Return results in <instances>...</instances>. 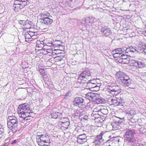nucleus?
<instances>
[{
	"label": "nucleus",
	"instance_id": "50",
	"mask_svg": "<svg viewBox=\"0 0 146 146\" xmlns=\"http://www.w3.org/2000/svg\"><path fill=\"white\" fill-rule=\"evenodd\" d=\"M41 135H38L36 137V139H41Z\"/></svg>",
	"mask_w": 146,
	"mask_h": 146
},
{
	"label": "nucleus",
	"instance_id": "29",
	"mask_svg": "<svg viewBox=\"0 0 146 146\" xmlns=\"http://www.w3.org/2000/svg\"><path fill=\"white\" fill-rule=\"evenodd\" d=\"M129 120L130 122H129L128 127L130 129L135 127V125L134 124L135 122L133 121V120H132V121H131V119H129Z\"/></svg>",
	"mask_w": 146,
	"mask_h": 146
},
{
	"label": "nucleus",
	"instance_id": "3",
	"mask_svg": "<svg viewBox=\"0 0 146 146\" xmlns=\"http://www.w3.org/2000/svg\"><path fill=\"white\" fill-rule=\"evenodd\" d=\"M135 134V133L133 130L129 129H126L125 136L128 145H134L137 142L134 138Z\"/></svg>",
	"mask_w": 146,
	"mask_h": 146
},
{
	"label": "nucleus",
	"instance_id": "13",
	"mask_svg": "<svg viewBox=\"0 0 146 146\" xmlns=\"http://www.w3.org/2000/svg\"><path fill=\"white\" fill-rule=\"evenodd\" d=\"M116 76L118 79V81L119 83L120 81L121 82L124 79H123L125 78V76H128L122 72H117L116 74Z\"/></svg>",
	"mask_w": 146,
	"mask_h": 146
},
{
	"label": "nucleus",
	"instance_id": "59",
	"mask_svg": "<svg viewBox=\"0 0 146 146\" xmlns=\"http://www.w3.org/2000/svg\"><path fill=\"white\" fill-rule=\"evenodd\" d=\"M111 137V136L110 135V136H109V138H110Z\"/></svg>",
	"mask_w": 146,
	"mask_h": 146
},
{
	"label": "nucleus",
	"instance_id": "56",
	"mask_svg": "<svg viewBox=\"0 0 146 146\" xmlns=\"http://www.w3.org/2000/svg\"><path fill=\"white\" fill-rule=\"evenodd\" d=\"M8 144L7 143H6L4 144L3 146H8Z\"/></svg>",
	"mask_w": 146,
	"mask_h": 146
},
{
	"label": "nucleus",
	"instance_id": "58",
	"mask_svg": "<svg viewBox=\"0 0 146 146\" xmlns=\"http://www.w3.org/2000/svg\"><path fill=\"white\" fill-rule=\"evenodd\" d=\"M116 52L115 53H120V52Z\"/></svg>",
	"mask_w": 146,
	"mask_h": 146
},
{
	"label": "nucleus",
	"instance_id": "22",
	"mask_svg": "<svg viewBox=\"0 0 146 146\" xmlns=\"http://www.w3.org/2000/svg\"><path fill=\"white\" fill-rule=\"evenodd\" d=\"M70 125V122H65V123H62L61 124L62 128V129L65 130L68 128L69 126Z\"/></svg>",
	"mask_w": 146,
	"mask_h": 146
},
{
	"label": "nucleus",
	"instance_id": "12",
	"mask_svg": "<svg viewBox=\"0 0 146 146\" xmlns=\"http://www.w3.org/2000/svg\"><path fill=\"white\" fill-rule=\"evenodd\" d=\"M87 136L85 134L79 135L77 137V141L78 143L82 144L87 141Z\"/></svg>",
	"mask_w": 146,
	"mask_h": 146
},
{
	"label": "nucleus",
	"instance_id": "47",
	"mask_svg": "<svg viewBox=\"0 0 146 146\" xmlns=\"http://www.w3.org/2000/svg\"><path fill=\"white\" fill-rule=\"evenodd\" d=\"M47 135L46 134H42V135H41V139H42H42H44V138L45 137H46V136Z\"/></svg>",
	"mask_w": 146,
	"mask_h": 146
},
{
	"label": "nucleus",
	"instance_id": "33",
	"mask_svg": "<svg viewBox=\"0 0 146 146\" xmlns=\"http://www.w3.org/2000/svg\"><path fill=\"white\" fill-rule=\"evenodd\" d=\"M111 101L112 104L116 106L119 105L120 104V102H118L117 100L112 99Z\"/></svg>",
	"mask_w": 146,
	"mask_h": 146
},
{
	"label": "nucleus",
	"instance_id": "21",
	"mask_svg": "<svg viewBox=\"0 0 146 146\" xmlns=\"http://www.w3.org/2000/svg\"><path fill=\"white\" fill-rule=\"evenodd\" d=\"M96 98L94 100V102H96L97 104H102L103 103L104 100L102 98H100L99 95L97 94Z\"/></svg>",
	"mask_w": 146,
	"mask_h": 146
},
{
	"label": "nucleus",
	"instance_id": "37",
	"mask_svg": "<svg viewBox=\"0 0 146 146\" xmlns=\"http://www.w3.org/2000/svg\"><path fill=\"white\" fill-rule=\"evenodd\" d=\"M115 51L118 52H121V53H123L125 51V49L124 48H118L115 49Z\"/></svg>",
	"mask_w": 146,
	"mask_h": 146
},
{
	"label": "nucleus",
	"instance_id": "54",
	"mask_svg": "<svg viewBox=\"0 0 146 146\" xmlns=\"http://www.w3.org/2000/svg\"><path fill=\"white\" fill-rule=\"evenodd\" d=\"M33 22L31 21H29V27H30V26L31 25H32L33 24Z\"/></svg>",
	"mask_w": 146,
	"mask_h": 146
},
{
	"label": "nucleus",
	"instance_id": "30",
	"mask_svg": "<svg viewBox=\"0 0 146 146\" xmlns=\"http://www.w3.org/2000/svg\"><path fill=\"white\" fill-rule=\"evenodd\" d=\"M60 122H61V124L62 123H65V122H69V119L67 117H62V116H61V118H60Z\"/></svg>",
	"mask_w": 146,
	"mask_h": 146
},
{
	"label": "nucleus",
	"instance_id": "31",
	"mask_svg": "<svg viewBox=\"0 0 146 146\" xmlns=\"http://www.w3.org/2000/svg\"><path fill=\"white\" fill-rule=\"evenodd\" d=\"M101 107L100 106H98L96 107L94 109L93 112H94V113L97 112L98 113H99V112L100 111L101 109Z\"/></svg>",
	"mask_w": 146,
	"mask_h": 146
},
{
	"label": "nucleus",
	"instance_id": "57",
	"mask_svg": "<svg viewBox=\"0 0 146 146\" xmlns=\"http://www.w3.org/2000/svg\"><path fill=\"white\" fill-rule=\"evenodd\" d=\"M75 115L76 116H78V113H75Z\"/></svg>",
	"mask_w": 146,
	"mask_h": 146
},
{
	"label": "nucleus",
	"instance_id": "32",
	"mask_svg": "<svg viewBox=\"0 0 146 146\" xmlns=\"http://www.w3.org/2000/svg\"><path fill=\"white\" fill-rule=\"evenodd\" d=\"M129 60L130 59L129 58H127L124 59L123 60H122L121 61V59H119L118 62H119L123 63L125 64H127L129 62Z\"/></svg>",
	"mask_w": 146,
	"mask_h": 146
},
{
	"label": "nucleus",
	"instance_id": "53",
	"mask_svg": "<svg viewBox=\"0 0 146 146\" xmlns=\"http://www.w3.org/2000/svg\"><path fill=\"white\" fill-rule=\"evenodd\" d=\"M33 22L31 21H29V27H30V26L31 25H32L33 24Z\"/></svg>",
	"mask_w": 146,
	"mask_h": 146
},
{
	"label": "nucleus",
	"instance_id": "49",
	"mask_svg": "<svg viewBox=\"0 0 146 146\" xmlns=\"http://www.w3.org/2000/svg\"><path fill=\"white\" fill-rule=\"evenodd\" d=\"M143 51V54L146 55V45L145 47H144Z\"/></svg>",
	"mask_w": 146,
	"mask_h": 146
},
{
	"label": "nucleus",
	"instance_id": "18",
	"mask_svg": "<svg viewBox=\"0 0 146 146\" xmlns=\"http://www.w3.org/2000/svg\"><path fill=\"white\" fill-rule=\"evenodd\" d=\"M111 125L114 129H120L121 128L122 124L118 121H116L112 123Z\"/></svg>",
	"mask_w": 146,
	"mask_h": 146
},
{
	"label": "nucleus",
	"instance_id": "34",
	"mask_svg": "<svg viewBox=\"0 0 146 146\" xmlns=\"http://www.w3.org/2000/svg\"><path fill=\"white\" fill-rule=\"evenodd\" d=\"M122 53L121 52L120 53H115L113 54V57L114 58H120L121 57V55Z\"/></svg>",
	"mask_w": 146,
	"mask_h": 146
},
{
	"label": "nucleus",
	"instance_id": "4",
	"mask_svg": "<svg viewBox=\"0 0 146 146\" xmlns=\"http://www.w3.org/2000/svg\"><path fill=\"white\" fill-rule=\"evenodd\" d=\"M13 5V9L18 11L23 9L26 5L29 4L28 0H15Z\"/></svg>",
	"mask_w": 146,
	"mask_h": 146
},
{
	"label": "nucleus",
	"instance_id": "7",
	"mask_svg": "<svg viewBox=\"0 0 146 146\" xmlns=\"http://www.w3.org/2000/svg\"><path fill=\"white\" fill-rule=\"evenodd\" d=\"M106 89L108 92L110 93H115L117 94L120 92V87L117 85L116 83H109L106 86Z\"/></svg>",
	"mask_w": 146,
	"mask_h": 146
},
{
	"label": "nucleus",
	"instance_id": "6",
	"mask_svg": "<svg viewBox=\"0 0 146 146\" xmlns=\"http://www.w3.org/2000/svg\"><path fill=\"white\" fill-rule=\"evenodd\" d=\"M30 111L29 105L27 103H25L19 105L18 109V112L20 117L24 116L25 112Z\"/></svg>",
	"mask_w": 146,
	"mask_h": 146
},
{
	"label": "nucleus",
	"instance_id": "48",
	"mask_svg": "<svg viewBox=\"0 0 146 146\" xmlns=\"http://www.w3.org/2000/svg\"><path fill=\"white\" fill-rule=\"evenodd\" d=\"M17 142V141L16 140H15L11 142V143L13 145L16 144Z\"/></svg>",
	"mask_w": 146,
	"mask_h": 146
},
{
	"label": "nucleus",
	"instance_id": "63",
	"mask_svg": "<svg viewBox=\"0 0 146 146\" xmlns=\"http://www.w3.org/2000/svg\"><path fill=\"white\" fill-rule=\"evenodd\" d=\"M145 32L146 33V31H145Z\"/></svg>",
	"mask_w": 146,
	"mask_h": 146
},
{
	"label": "nucleus",
	"instance_id": "14",
	"mask_svg": "<svg viewBox=\"0 0 146 146\" xmlns=\"http://www.w3.org/2000/svg\"><path fill=\"white\" fill-rule=\"evenodd\" d=\"M92 82H96L95 80H90L88 81V82H86L87 86H88L89 88H96L97 89L99 90L100 88L95 83H92Z\"/></svg>",
	"mask_w": 146,
	"mask_h": 146
},
{
	"label": "nucleus",
	"instance_id": "35",
	"mask_svg": "<svg viewBox=\"0 0 146 146\" xmlns=\"http://www.w3.org/2000/svg\"><path fill=\"white\" fill-rule=\"evenodd\" d=\"M127 54H126L125 55L124 54L122 53L121 55V57L120 58V59L121 60V61H122V60H123L124 59H125L126 58H127L128 57Z\"/></svg>",
	"mask_w": 146,
	"mask_h": 146
},
{
	"label": "nucleus",
	"instance_id": "25",
	"mask_svg": "<svg viewBox=\"0 0 146 146\" xmlns=\"http://www.w3.org/2000/svg\"><path fill=\"white\" fill-rule=\"evenodd\" d=\"M92 119L95 120L100 117L99 116H100V114L98 113L97 112L94 113V112H92L91 115Z\"/></svg>",
	"mask_w": 146,
	"mask_h": 146
},
{
	"label": "nucleus",
	"instance_id": "51",
	"mask_svg": "<svg viewBox=\"0 0 146 146\" xmlns=\"http://www.w3.org/2000/svg\"><path fill=\"white\" fill-rule=\"evenodd\" d=\"M70 93V91H69L68 92H67L66 94H65L66 96H69V95Z\"/></svg>",
	"mask_w": 146,
	"mask_h": 146
},
{
	"label": "nucleus",
	"instance_id": "38",
	"mask_svg": "<svg viewBox=\"0 0 146 146\" xmlns=\"http://www.w3.org/2000/svg\"><path fill=\"white\" fill-rule=\"evenodd\" d=\"M144 47H140L139 48H137V52H138L139 53H143V49Z\"/></svg>",
	"mask_w": 146,
	"mask_h": 146
},
{
	"label": "nucleus",
	"instance_id": "17",
	"mask_svg": "<svg viewBox=\"0 0 146 146\" xmlns=\"http://www.w3.org/2000/svg\"><path fill=\"white\" fill-rule=\"evenodd\" d=\"M52 17H49L45 19L42 20L40 22L43 24L45 25H49L51 24L53 22V20Z\"/></svg>",
	"mask_w": 146,
	"mask_h": 146
},
{
	"label": "nucleus",
	"instance_id": "36",
	"mask_svg": "<svg viewBox=\"0 0 146 146\" xmlns=\"http://www.w3.org/2000/svg\"><path fill=\"white\" fill-rule=\"evenodd\" d=\"M130 47V48L131 49V52H135L136 51L137 52V48L135 46L133 47L132 46H131Z\"/></svg>",
	"mask_w": 146,
	"mask_h": 146
},
{
	"label": "nucleus",
	"instance_id": "26",
	"mask_svg": "<svg viewBox=\"0 0 146 146\" xmlns=\"http://www.w3.org/2000/svg\"><path fill=\"white\" fill-rule=\"evenodd\" d=\"M44 44L43 41H40L39 40L37 41L36 45V46H38L39 47L42 48L44 47Z\"/></svg>",
	"mask_w": 146,
	"mask_h": 146
},
{
	"label": "nucleus",
	"instance_id": "28",
	"mask_svg": "<svg viewBox=\"0 0 146 146\" xmlns=\"http://www.w3.org/2000/svg\"><path fill=\"white\" fill-rule=\"evenodd\" d=\"M90 17L86 18L85 19V23L86 25H89L91 24L92 19Z\"/></svg>",
	"mask_w": 146,
	"mask_h": 146
},
{
	"label": "nucleus",
	"instance_id": "43",
	"mask_svg": "<svg viewBox=\"0 0 146 146\" xmlns=\"http://www.w3.org/2000/svg\"><path fill=\"white\" fill-rule=\"evenodd\" d=\"M131 49L130 47L126 48V50H125V53H128L129 52H131Z\"/></svg>",
	"mask_w": 146,
	"mask_h": 146
},
{
	"label": "nucleus",
	"instance_id": "19",
	"mask_svg": "<svg viewBox=\"0 0 146 146\" xmlns=\"http://www.w3.org/2000/svg\"><path fill=\"white\" fill-rule=\"evenodd\" d=\"M108 113V110L107 109L106 107H101V109L100 111L99 112V113L100 115H106Z\"/></svg>",
	"mask_w": 146,
	"mask_h": 146
},
{
	"label": "nucleus",
	"instance_id": "61",
	"mask_svg": "<svg viewBox=\"0 0 146 146\" xmlns=\"http://www.w3.org/2000/svg\"><path fill=\"white\" fill-rule=\"evenodd\" d=\"M61 45H61V44H60V45H59V46H61Z\"/></svg>",
	"mask_w": 146,
	"mask_h": 146
},
{
	"label": "nucleus",
	"instance_id": "11",
	"mask_svg": "<svg viewBox=\"0 0 146 146\" xmlns=\"http://www.w3.org/2000/svg\"><path fill=\"white\" fill-rule=\"evenodd\" d=\"M124 113L126 116L129 117V119H131V121L134 120L132 119L134 115L136 114L135 111L133 110H132L131 108H129L125 110Z\"/></svg>",
	"mask_w": 146,
	"mask_h": 146
},
{
	"label": "nucleus",
	"instance_id": "42",
	"mask_svg": "<svg viewBox=\"0 0 146 146\" xmlns=\"http://www.w3.org/2000/svg\"><path fill=\"white\" fill-rule=\"evenodd\" d=\"M19 23L20 25L25 26V21L20 20L19 21Z\"/></svg>",
	"mask_w": 146,
	"mask_h": 146
},
{
	"label": "nucleus",
	"instance_id": "24",
	"mask_svg": "<svg viewBox=\"0 0 146 146\" xmlns=\"http://www.w3.org/2000/svg\"><path fill=\"white\" fill-rule=\"evenodd\" d=\"M31 110H30V111L29 112H25L23 114H24V116H21V117H25V116H26L29 117H32V118L34 117V113H33L32 112H31Z\"/></svg>",
	"mask_w": 146,
	"mask_h": 146
},
{
	"label": "nucleus",
	"instance_id": "5",
	"mask_svg": "<svg viewBox=\"0 0 146 146\" xmlns=\"http://www.w3.org/2000/svg\"><path fill=\"white\" fill-rule=\"evenodd\" d=\"M91 76V72L89 70H85L81 73L78 77V81L80 84H86V82Z\"/></svg>",
	"mask_w": 146,
	"mask_h": 146
},
{
	"label": "nucleus",
	"instance_id": "15",
	"mask_svg": "<svg viewBox=\"0 0 146 146\" xmlns=\"http://www.w3.org/2000/svg\"><path fill=\"white\" fill-rule=\"evenodd\" d=\"M97 94L92 92L88 93L86 95V98L90 100L94 101L96 97L97 98L96 96Z\"/></svg>",
	"mask_w": 146,
	"mask_h": 146
},
{
	"label": "nucleus",
	"instance_id": "8",
	"mask_svg": "<svg viewBox=\"0 0 146 146\" xmlns=\"http://www.w3.org/2000/svg\"><path fill=\"white\" fill-rule=\"evenodd\" d=\"M98 29L100 31L102 35L105 36H109L111 33V31L110 29L104 25L99 26Z\"/></svg>",
	"mask_w": 146,
	"mask_h": 146
},
{
	"label": "nucleus",
	"instance_id": "52",
	"mask_svg": "<svg viewBox=\"0 0 146 146\" xmlns=\"http://www.w3.org/2000/svg\"><path fill=\"white\" fill-rule=\"evenodd\" d=\"M41 141H42V139H37L36 142H37L38 143H40Z\"/></svg>",
	"mask_w": 146,
	"mask_h": 146
},
{
	"label": "nucleus",
	"instance_id": "46",
	"mask_svg": "<svg viewBox=\"0 0 146 146\" xmlns=\"http://www.w3.org/2000/svg\"><path fill=\"white\" fill-rule=\"evenodd\" d=\"M29 21H30L28 20H27V21H25V26H26L27 27H29Z\"/></svg>",
	"mask_w": 146,
	"mask_h": 146
},
{
	"label": "nucleus",
	"instance_id": "9",
	"mask_svg": "<svg viewBox=\"0 0 146 146\" xmlns=\"http://www.w3.org/2000/svg\"><path fill=\"white\" fill-rule=\"evenodd\" d=\"M121 82H119V84L122 85L124 87H128L129 88L131 89H134L131 87L132 85H133L131 82V80L130 79L129 77L128 76H126L125 78L123 79Z\"/></svg>",
	"mask_w": 146,
	"mask_h": 146
},
{
	"label": "nucleus",
	"instance_id": "23",
	"mask_svg": "<svg viewBox=\"0 0 146 146\" xmlns=\"http://www.w3.org/2000/svg\"><path fill=\"white\" fill-rule=\"evenodd\" d=\"M42 139V141L44 142V143H48V141H49L50 140V138H49V136L47 135L46 136V137H45L44 138ZM50 142H49V143H48L47 144H46V146H49L50 145Z\"/></svg>",
	"mask_w": 146,
	"mask_h": 146
},
{
	"label": "nucleus",
	"instance_id": "1",
	"mask_svg": "<svg viewBox=\"0 0 146 146\" xmlns=\"http://www.w3.org/2000/svg\"><path fill=\"white\" fill-rule=\"evenodd\" d=\"M106 132H102L100 135H97L94 138L93 142L95 144L98 145H100L106 142L107 143H110V145H117L118 144L119 140V136L112 137L110 139L106 140L104 138L106 135Z\"/></svg>",
	"mask_w": 146,
	"mask_h": 146
},
{
	"label": "nucleus",
	"instance_id": "16",
	"mask_svg": "<svg viewBox=\"0 0 146 146\" xmlns=\"http://www.w3.org/2000/svg\"><path fill=\"white\" fill-rule=\"evenodd\" d=\"M133 66L137 68H142L145 65V63L143 62L134 61L133 62Z\"/></svg>",
	"mask_w": 146,
	"mask_h": 146
},
{
	"label": "nucleus",
	"instance_id": "39",
	"mask_svg": "<svg viewBox=\"0 0 146 146\" xmlns=\"http://www.w3.org/2000/svg\"><path fill=\"white\" fill-rule=\"evenodd\" d=\"M41 14H43V15H44V16H46L47 17H52V16L50 15L49 13H48L47 12H44L42 13H41Z\"/></svg>",
	"mask_w": 146,
	"mask_h": 146
},
{
	"label": "nucleus",
	"instance_id": "60",
	"mask_svg": "<svg viewBox=\"0 0 146 146\" xmlns=\"http://www.w3.org/2000/svg\"><path fill=\"white\" fill-rule=\"evenodd\" d=\"M92 82V83H94V82Z\"/></svg>",
	"mask_w": 146,
	"mask_h": 146
},
{
	"label": "nucleus",
	"instance_id": "20",
	"mask_svg": "<svg viewBox=\"0 0 146 146\" xmlns=\"http://www.w3.org/2000/svg\"><path fill=\"white\" fill-rule=\"evenodd\" d=\"M51 114L52 117L55 119L58 118L60 119L61 118V116H62V113H60L58 112H53L51 113Z\"/></svg>",
	"mask_w": 146,
	"mask_h": 146
},
{
	"label": "nucleus",
	"instance_id": "45",
	"mask_svg": "<svg viewBox=\"0 0 146 146\" xmlns=\"http://www.w3.org/2000/svg\"><path fill=\"white\" fill-rule=\"evenodd\" d=\"M47 46H54V44L52 43H48L46 44H45Z\"/></svg>",
	"mask_w": 146,
	"mask_h": 146
},
{
	"label": "nucleus",
	"instance_id": "2",
	"mask_svg": "<svg viewBox=\"0 0 146 146\" xmlns=\"http://www.w3.org/2000/svg\"><path fill=\"white\" fill-rule=\"evenodd\" d=\"M7 122L8 128L13 133L17 132L21 127V122L17 119V117L14 115L8 117Z\"/></svg>",
	"mask_w": 146,
	"mask_h": 146
},
{
	"label": "nucleus",
	"instance_id": "62",
	"mask_svg": "<svg viewBox=\"0 0 146 146\" xmlns=\"http://www.w3.org/2000/svg\"><path fill=\"white\" fill-rule=\"evenodd\" d=\"M114 94V93H112V94Z\"/></svg>",
	"mask_w": 146,
	"mask_h": 146
},
{
	"label": "nucleus",
	"instance_id": "41",
	"mask_svg": "<svg viewBox=\"0 0 146 146\" xmlns=\"http://www.w3.org/2000/svg\"><path fill=\"white\" fill-rule=\"evenodd\" d=\"M21 117L22 118L24 119V120H25L26 121H27L29 120H31L32 119V117H28L25 116V117Z\"/></svg>",
	"mask_w": 146,
	"mask_h": 146
},
{
	"label": "nucleus",
	"instance_id": "27",
	"mask_svg": "<svg viewBox=\"0 0 146 146\" xmlns=\"http://www.w3.org/2000/svg\"><path fill=\"white\" fill-rule=\"evenodd\" d=\"M43 14H40L38 16V22H40V21H41L42 20L45 19L47 18H49V17H47L46 16H44V15H43Z\"/></svg>",
	"mask_w": 146,
	"mask_h": 146
},
{
	"label": "nucleus",
	"instance_id": "44",
	"mask_svg": "<svg viewBox=\"0 0 146 146\" xmlns=\"http://www.w3.org/2000/svg\"><path fill=\"white\" fill-rule=\"evenodd\" d=\"M132 146H145L142 144H139L136 143L134 145H131Z\"/></svg>",
	"mask_w": 146,
	"mask_h": 146
},
{
	"label": "nucleus",
	"instance_id": "40",
	"mask_svg": "<svg viewBox=\"0 0 146 146\" xmlns=\"http://www.w3.org/2000/svg\"><path fill=\"white\" fill-rule=\"evenodd\" d=\"M39 71L40 74L43 76L45 75V70L44 69L40 68Z\"/></svg>",
	"mask_w": 146,
	"mask_h": 146
},
{
	"label": "nucleus",
	"instance_id": "10",
	"mask_svg": "<svg viewBox=\"0 0 146 146\" xmlns=\"http://www.w3.org/2000/svg\"><path fill=\"white\" fill-rule=\"evenodd\" d=\"M73 102L74 105L75 106L81 107L82 106L84 105L85 103L84 99L82 98L79 97L75 98Z\"/></svg>",
	"mask_w": 146,
	"mask_h": 146
},
{
	"label": "nucleus",
	"instance_id": "55",
	"mask_svg": "<svg viewBox=\"0 0 146 146\" xmlns=\"http://www.w3.org/2000/svg\"><path fill=\"white\" fill-rule=\"evenodd\" d=\"M99 11L100 12H102L103 11V9L102 8H100L98 9Z\"/></svg>",
	"mask_w": 146,
	"mask_h": 146
}]
</instances>
